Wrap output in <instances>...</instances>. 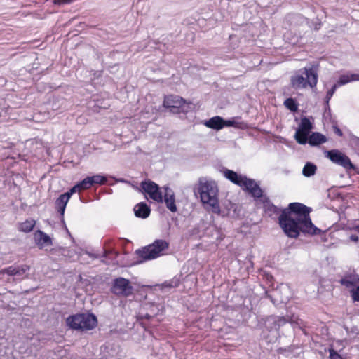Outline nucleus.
Returning a JSON list of instances; mask_svg holds the SVG:
<instances>
[{"label": "nucleus", "mask_w": 359, "mask_h": 359, "mask_svg": "<svg viewBox=\"0 0 359 359\" xmlns=\"http://www.w3.org/2000/svg\"><path fill=\"white\" fill-rule=\"evenodd\" d=\"M310 209L306 205L293 203L289 205V209L284 210L279 217V224L289 237L297 238L299 231L311 235L320 231L312 223L309 217Z\"/></svg>", "instance_id": "1"}, {"label": "nucleus", "mask_w": 359, "mask_h": 359, "mask_svg": "<svg viewBox=\"0 0 359 359\" xmlns=\"http://www.w3.org/2000/svg\"><path fill=\"white\" fill-rule=\"evenodd\" d=\"M201 202L204 208L211 212L219 202V188L217 184L212 180L200 179L197 188Z\"/></svg>", "instance_id": "2"}, {"label": "nucleus", "mask_w": 359, "mask_h": 359, "mask_svg": "<svg viewBox=\"0 0 359 359\" xmlns=\"http://www.w3.org/2000/svg\"><path fill=\"white\" fill-rule=\"evenodd\" d=\"M221 172L227 180L232 183L241 187L248 191L254 198H259L262 195V191L257 182L254 180L247 177L245 175L238 174L227 168H222Z\"/></svg>", "instance_id": "3"}, {"label": "nucleus", "mask_w": 359, "mask_h": 359, "mask_svg": "<svg viewBox=\"0 0 359 359\" xmlns=\"http://www.w3.org/2000/svg\"><path fill=\"white\" fill-rule=\"evenodd\" d=\"M318 83V74L312 67H304L292 76L291 83L294 88H313Z\"/></svg>", "instance_id": "4"}, {"label": "nucleus", "mask_w": 359, "mask_h": 359, "mask_svg": "<svg viewBox=\"0 0 359 359\" xmlns=\"http://www.w3.org/2000/svg\"><path fill=\"white\" fill-rule=\"evenodd\" d=\"M67 325L74 330H88L97 326L95 316L91 313H81L69 316L67 318Z\"/></svg>", "instance_id": "5"}, {"label": "nucleus", "mask_w": 359, "mask_h": 359, "mask_svg": "<svg viewBox=\"0 0 359 359\" xmlns=\"http://www.w3.org/2000/svg\"><path fill=\"white\" fill-rule=\"evenodd\" d=\"M168 248V243L163 240H157L154 243L139 251L140 256L145 259H153L163 255V252Z\"/></svg>", "instance_id": "6"}, {"label": "nucleus", "mask_w": 359, "mask_h": 359, "mask_svg": "<svg viewBox=\"0 0 359 359\" xmlns=\"http://www.w3.org/2000/svg\"><path fill=\"white\" fill-rule=\"evenodd\" d=\"M163 106L170 109V111L174 114L185 113L191 108V105L187 104L184 99L174 95H170L165 97Z\"/></svg>", "instance_id": "7"}, {"label": "nucleus", "mask_w": 359, "mask_h": 359, "mask_svg": "<svg viewBox=\"0 0 359 359\" xmlns=\"http://www.w3.org/2000/svg\"><path fill=\"white\" fill-rule=\"evenodd\" d=\"M215 206V208H213L210 212L222 217H235L238 215L237 212V205L231 203L230 201H225L222 203V205H220L219 202H218Z\"/></svg>", "instance_id": "8"}, {"label": "nucleus", "mask_w": 359, "mask_h": 359, "mask_svg": "<svg viewBox=\"0 0 359 359\" xmlns=\"http://www.w3.org/2000/svg\"><path fill=\"white\" fill-rule=\"evenodd\" d=\"M112 291L116 295L128 297L133 294V288L128 280L118 278L114 280Z\"/></svg>", "instance_id": "9"}, {"label": "nucleus", "mask_w": 359, "mask_h": 359, "mask_svg": "<svg viewBox=\"0 0 359 359\" xmlns=\"http://www.w3.org/2000/svg\"><path fill=\"white\" fill-rule=\"evenodd\" d=\"M312 129V124L307 118H303L295 133L294 138L300 144L307 142L308 135Z\"/></svg>", "instance_id": "10"}, {"label": "nucleus", "mask_w": 359, "mask_h": 359, "mask_svg": "<svg viewBox=\"0 0 359 359\" xmlns=\"http://www.w3.org/2000/svg\"><path fill=\"white\" fill-rule=\"evenodd\" d=\"M141 186L142 189L150 197V198L158 203L163 201L162 193L156 183L151 181L143 182H142Z\"/></svg>", "instance_id": "11"}, {"label": "nucleus", "mask_w": 359, "mask_h": 359, "mask_svg": "<svg viewBox=\"0 0 359 359\" xmlns=\"http://www.w3.org/2000/svg\"><path fill=\"white\" fill-rule=\"evenodd\" d=\"M327 156L334 163L343 166L346 169H352L353 165L349 158L338 150L327 151Z\"/></svg>", "instance_id": "12"}, {"label": "nucleus", "mask_w": 359, "mask_h": 359, "mask_svg": "<svg viewBox=\"0 0 359 359\" xmlns=\"http://www.w3.org/2000/svg\"><path fill=\"white\" fill-rule=\"evenodd\" d=\"M34 240L36 245L41 249H44L52 245L51 238L41 231H38L34 233Z\"/></svg>", "instance_id": "13"}, {"label": "nucleus", "mask_w": 359, "mask_h": 359, "mask_svg": "<svg viewBox=\"0 0 359 359\" xmlns=\"http://www.w3.org/2000/svg\"><path fill=\"white\" fill-rule=\"evenodd\" d=\"M29 270V266L23 265L21 266H10L0 271V275L7 274L8 276H22Z\"/></svg>", "instance_id": "14"}, {"label": "nucleus", "mask_w": 359, "mask_h": 359, "mask_svg": "<svg viewBox=\"0 0 359 359\" xmlns=\"http://www.w3.org/2000/svg\"><path fill=\"white\" fill-rule=\"evenodd\" d=\"M164 193V201L166 204L167 208L172 212H175L177 210L175 205V194L172 189L169 187H165Z\"/></svg>", "instance_id": "15"}, {"label": "nucleus", "mask_w": 359, "mask_h": 359, "mask_svg": "<svg viewBox=\"0 0 359 359\" xmlns=\"http://www.w3.org/2000/svg\"><path fill=\"white\" fill-rule=\"evenodd\" d=\"M355 81H359V74L350 73L342 74L339 76L337 83L333 86L331 90H335L337 88L340 87L342 85H345Z\"/></svg>", "instance_id": "16"}, {"label": "nucleus", "mask_w": 359, "mask_h": 359, "mask_svg": "<svg viewBox=\"0 0 359 359\" xmlns=\"http://www.w3.org/2000/svg\"><path fill=\"white\" fill-rule=\"evenodd\" d=\"M208 128L219 130L224 128V119L220 116H215L204 122Z\"/></svg>", "instance_id": "17"}, {"label": "nucleus", "mask_w": 359, "mask_h": 359, "mask_svg": "<svg viewBox=\"0 0 359 359\" xmlns=\"http://www.w3.org/2000/svg\"><path fill=\"white\" fill-rule=\"evenodd\" d=\"M134 212L136 217L147 218L150 213V208L144 203H140L134 207Z\"/></svg>", "instance_id": "18"}, {"label": "nucleus", "mask_w": 359, "mask_h": 359, "mask_svg": "<svg viewBox=\"0 0 359 359\" xmlns=\"http://www.w3.org/2000/svg\"><path fill=\"white\" fill-rule=\"evenodd\" d=\"M358 283L359 278L355 276H346L341 280V283L349 289L351 292L357 287Z\"/></svg>", "instance_id": "19"}, {"label": "nucleus", "mask_w": 359, "mask_h": 359, "mask_svg": "<svg viewBox=\"0 0 359 359\" xmlns=\"http://www.w3.org/2000/svg\"><path fill=\"white\" fill-rule=\"evenodd\" d=\"M307 142L311 145L315 146L326 142V137L323 135L318 133H313L308 137Z\"/></svg>", "instance_id": "20"}, {"label": "nucleus", "mask_w": 359, "mask_h": 359, "mask_svg": "<svg viewBox=\"0 0 359 359\" xmlns=\"http://www.w3.org/2000/svg\"><path fill=\"white\" fill-rule=\"evenodd\" d=\"M69 195L66 194L65 193L60 195V197L56 201V205L58 208V211L62 215H64L65 207L69 200Z\"/></svg>", "instance_id": "21"}, {"label": "nucleus", "mask_w": 359, "mask_h": 359, "mask_svg": "<svg viewBox=\"0 0 359 359\" xmlns=\"http://www.w3.org/2000/svg\"><path fill=\"white\" fill-rule=\"evenodd\" d=\"M316 169L317 168L313 163L308 162L305 164L304 167L303 168L302 174L305 177H309L311 176H313L316 173Z\"/></svg>", "instance_id": "22"}, {"label": "nucleus", "mask_w": 359, "mask_h": 359, "mask_svg": "<svg viewBox=\"0 0 359 359\" xmlns=\"http://www.w3.org/2000/svg\"><path fill=\"white\" fill-rule=\"evenodd\" d=\"M35 225L34 219L27 220L20 225V230L24 232L31 231Z\"/></svg>", "instance_id": "23"}, {"label": "nucleus", "mask_w": 359, "mask_h": 359, "mask_svg": "<svg viewBox=\"0 0 359 359\" xmlns=\"http://www.w3.org/2000/svg\"><path fill=\"white\" fill-rule=\"evenodd\" d=\"M93 185L95 184H104L107 182V178L100 175H96L90 177Z\"/></svg>", "instance_id": "24"}, {"label": "nucleus", "mask_w": 359, "mask_h": 359, "mask_svg": "<svg viewBox=\"0 0 359 359\" xmlns=\"http://www.w3.org/2000/svg\"><path fill=\"white\" fill-rule=\"evenodd\" d=\"M79 184L81 190L89 189L91 186H93L90 177H87L80 183H79Z\"/></svg>", "instance_id": "25"}, {"label": "nucleus", "mask_w": 359, "mask_h": 359, "mask_svg": "<svg viewBox=\"0 0 359 359\" xmlns=\"http://www.w3.org/2000/svg\"><path fill=\"white\" fill-rule=\"evenodd\" d=\"M285 106L291 110L292 111H295L297 109V106L294 102V100L292 98L287 99L285 102Z\"/></svg>", "instance_id": "26"}, {"label": "nucleus", "mask_w": 359, "mask_h": 359, "mask_svg": "<svg viewBox=\"0 0 359 359\" xmlns=\"http://www.w3.org/2000/svg\"><path fill=\"white\" fill-rule=\"evenodd\" d=\"M352 298L354 301L359 302V286H357L354 290H352Z\"/></svg>", "instance_id": "27"}, {"label": "nucleus", "mask_w": 359, "mask_h": 359, "mask_svg": "<svg viewBox=\"0 0 359 359\" xmlns=\"http://www.w3.org/2000/svg\"><path fill=\"white\" fill-rule=\"evenodd\" d=\"M81 188H80V186L79 184V183L77 184H76L75 186H74L69 191V192H67L65 193L66 194H69V198L71 197V196L76 192V191H81Z\"/></svg>", "instance_id": "28"}, {"label": "nucleus", "mask_w": 359, "mask_h": 359, "mask_svg": "<svg viewBox=\"0 0 359 359\" xmlns=\"http://www.w3.org/2000/svg\"><path fill=\"white\" fill-rule=\"evenodd\" d=\"M330 359H342L341 357L332 349L330 350Z\"/></svg>", "instance_id": "29"}, {"label": "nucleus", "mask_w": 359, "mask_h": 359, "mask_svg": "<svg viewBox=\"0 0 359 359\" xmlns=\"http://www.w3.org/2000/svg\"><path fill=\"white\" fill-rule=\"evenodd\" d=\"M73 0H54L53 2L55 4H65L72 2Z\"/></svg>", "instance_id": "30"}, {"label": "nucleus", "mask_w": 359, "mask_h": 359, "mask_svg": "<svg viewBox=\"0 0 359 359\" xmlns=\"http://www.w3.org/2000/svg\"><path fill=\"white\" fill-rule=\"evenodd\" d=\"M234 123V121H224V127L225 126H233Z\"/></svg>", "instance_id": "31"}, {"label": "nucleus", "mask_w": 359, "mask_h": 359, "mask_svg": "<svg viewBox=\"0 0 359 359\" xmlns=\"http://www.w3.org/2000/svg\"><path fill=\"white\" fill-rule=\"evenodd\" d=\"M333 91H329L326 96V102L328 103L329 100L332 97Z\"/></svg>", "instance_id": "32"}, {"label": "nucleus", "mask_w": 359, "mask_h": 359, "mask_svg": "<svg viewBox=\"0 0 359 359\" xmlns=\"http://www.w3.org/2000/svg\"><path fill=\"white\" fill-rule=\"evenodd\" d=\"M334 133H337L338 135L341 136L342 135V133L339 128L334 127Z\"/></svg>", "instance_id": "33"}, {"label": "nucleus", "mask_w": 359, "mask_h": 359, "mask_svg": "<svg viewBox=\"0 0 359 359\" xmlns=\"http://www.w3.org/2000/svg\"><path fill=\"white\" fill-rule=\"evenodd\" d=\"M350 238L353 242H357L358 241V237L357 236H355V235L351 236Z\"/></svg>", "instance_id": "34"}, {"label": "nucleus", "mask_w": 359, "mask_h": 359, "mask_svg": "<svg viewBox=\"0 0 359 359\" xmlns=\"http://www.w3.org/2000/svg\"><path fill=\"white\" fill-rule=\"evenodd\" d=\"M287 300H288V297H284V298H281V299H280V302H282V303H286V302H287Z\"/></svg>", "instance_id": "35"}, {"label": "nucleus", "mask_w": 359, "mask_h": 359, "mask_svg": "<svg viewBox=\"0 0 359 359\" xmlns=\"http://www.w3.org/2000/svg\"><path fill=\"white\" fill-rule=\"evenodd\" d=\"M282 289H283V290H288V288H287V287H283Z\"/></svg>", "instance_id": "36"}, {"label": "nucleus", "mask_w": 359, "mask_h": 359, "mask_svg": "<svg viewBox=\"0 0 359 359\" xmlns=\"http://www.w3.org/2000/svg\"><path fill=\"white\" fill-rule=\"evenodd\" d=\"M118 181H120V182H124V180H119Z\"/></svg>", "instance_id": "37"}, {"label": "nucleus", "mask_w": 359, "mask_h": 359, "mask_svg": "<svg viewBox=\"0 0 359 359\" xmlns=\"http://www.w3.org/2000/svg\"><path fill=\"white\" fill-rule=\"evenodd\" d=\"M357 229L359 231V226H357Z\"/></svg>", "instance_id": "38"}]
</instances>
